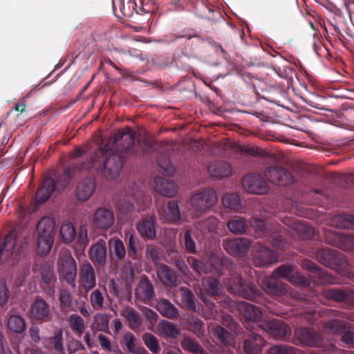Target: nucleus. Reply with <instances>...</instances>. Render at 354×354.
Returning <instances> with one entry per match:
<instances>
[{"label":"nucleus","instance_id":"f257e3e1","mask_svg":"<svg viewBox=\"0 0 354 354\" xmlns=\"http://www.w3.org/2000/svg\"><path fill=\"white\" fill-rule=\"evenodd\" d=\"M187 262L200 275L211 274L215 277H220L224 268L228 270L230 277L224 283L232 293L255 302L261 300V290L254 283H247L239 274L233 271L235 265L229 258L220 257L214 253H211L205 261L189 257Z\"/></svg>","mask_w":354,"mask_h":354},{"label":"nucleus","instance_id":"f03ea898","mask_svg":"<svg viewBox=\"0 0 354 354\" xmlns=\"http://www.w3.org/2000/svg\"><path fill=\"white\" fill-rule=\"evenodd\" d=\"M111 148L104 145L96 150L90 160L84 162L79 169L90 170L94 169L106 179L116 178L123 166L122 156L118 153L109 154Z\"/></svg>","mask_w":354,"mask_h":354},{"label":"nucleus","instance_id":"c9c22d12","mask_svg":"<svg viewBox=\"0 0 354 354\" xmlns=\"http://www.w3.org/2000/svg\"><path fill=\"white\" fill-rule=\"evenodd\" d=\"M200 292H207L211 297H214L216 301L218 298L223 296V286L217 279L214 278H208L206 281L204 290H201Z\"/></svg>","mask_w":354,"mask_h":354},{"label":"nucleus","instance_id":"6ab92c4d","mask_svg":"<svg viewBox=\"0 0 354 354\" xmlns=\"http://www.w3.org/2000/svg\"><path fill=\"white\" fill-rule=\"evenodd\" d=\"M91 261L100 267L105 266L107 261V250L106 242L103 239L98 240L93 244L88 251Z\"/></svg>","mask_w":354,"mask_h":354},{"label":"nucleus","instance_id":"a18cd8bd","mask_svg":"<svg viewBox=\"0 0 354 354\" xmlns=\"http://www.w3.org/2000/svg\"><path fill=\"white\" fill-rule=\"evenodd\" d=\"M158 329L161 335L176 338L180 334L177 326L169 321L161 320L158 325Z\"/></svg>","mask_w":354,"mask_h":354},{"label":"nucleus","instance_id":"cd10ccee","mask_svg":"<svg viewBox=\"0 0 354 354\" xmlns=\"http://www.w3.org/2000/svg\"><path fill=\"white\" fill-rule=\"evenodd\" d=\"M157 274L160 280L169 287H175L180 283L176 272L165 264L157 267Z\"/></svg>","mask_w":354,"mask_h":354},{"label":"nucleus","instance_id":"a211bd4d","mask_svg":"<svg viewBox=\"0 0 354 354\" xmlns=\"http://www.w3.org/2000/svg\"><path fill=\"white\" fill-rule=\"evenodd\" d=\"M96 279L95 269L90 263H84L80 266V279L86 292L90 291L95 287Z\"/></svg>","mask_w":354,"mask_h":354},{"label":"nucleus","instance_id":"8fccbe9b","mask_svg":"<svg viewBox=\"0 0 354 354\" xmlns=\"http://www.w3.org/2000/svg\"><path fill=\"white\" fill-rule=\"evenodd\" d=\"M223 205L234 211H239L242 207L240 196L236 193H227L222 197Z\"/></svg>","mask_w":354,"mask_h":354},{"label":"nucleus","instance_id":"680f3d73","mask_svg":"<svg viewBox=\"0 0 354 354\" xmlns=\"http://www.w3.org/2000/svg\"><path fill=\"white\" fill-rule=\"evenodd\" d=\"M111 286L113 295L118 298L121 299H129L131 297V290L127 283L124 284L122 287H120L113 280L111 281Z\"/></svg>","mask_w":354,"mask_h":354},{"label":"nucleus","instance_id":"423d86ee","mask_svg":"<svg viewBox=\"0 0 354 354\" xmlns=\"http://www.w3.org/2000/svg\"><path fill=\"white\" fill-rule=\"evenodd\" d=\"M256 230L258 236L268 237L269 241L276 248L283 247L282 238L280 234V226L278 224L267 223L264 220L255 219L250 223Z\"/></svg>","mask_w":354,"mask_h":354},{"label":"nucleus","instance_id":"412c9836","mask_svg":"<svg viewBox=\"0 0 354 354\" xmlns=\"http://www.w3.org/2000/svg\"><path fill=\"white\" fill-rule=\"evenodd\" d=\"M264 329L271 336L277 339H282L290 335V328L282 321L272 319L265 324Z\"/></svg>","mask_w":354,"mask_h":354},{"label":"nucleus","instance_id":"37998d69","mask_svg":"<svg viewBox=\"0 0 354 354\" xmlns=\"http://www.w3.org/2000/svg\"><path fill=\"white\" fill-rule=\"evenodd\" d=\"M104 295L107 296L106 290L103 286V291L100 289L94 290L89 296L91 306L94 310H102L105 308Z\"/></svg>","mask_w":354,"mask_h":354},{"label":"nucleus","instance_id":"f704fd0d","mask_svg":"<svg viewBox=\"0 0 354 354\" xmlns=\"http://www.w3.org/2000/svg\"><path fill=\"white\" fill-rule=\"evenodd\" d=\"M156 308L163 317L168 319H177L179 317L178 308L167 299H162L158 301Z\"/></svg>","mask_w":354,"mask_h":354},{"label":"nucleus","instance_id":"e2e57ef3","mask_svg":"<svg viewBox=\"0 0 354 354\" xmlns=\"http://www.w3.org/2000/svg\"><path fill=\"white\" fill-rule=\"evenodd\" d=\"M212 334L223 344H229L232 340V335L230 333L220 326H215L212 328Z\"/></svg>","mask_w":354,"mask_h":354},{"label":"nucleus","instance_id":"473e14b6","mask_svg":"<svg viewBox=\"0 0 354 354\" xmlns=\"http://www.w3.org/2000/svg\"><path fill=\"white\" fill-rule=\"evenodd\" d=\"M207 171L213 178H221L229 176L232 173V168L227 162L219 161L211 164Z\"/></svg>","mask_w":354,"mask_h":354},{"label":"nucleus","instance_id":"4c0bfd02","mask_svg":"<svg viewBox=\"0 0 354 354\" xmlns=\"http://www.w3.org/2000/svg\"><path fill=\"white\" fill-rule=\"evenodd\" d=\"M180 240L183 248L190 254L196 253L195 235L190 230H186L180 234Z\"/></svg>","mask_w":354,"mask_h":354},{"label":"nucleus","instance_id":"c03bdc74","mask_svg":"<svg viewBox=\"0 0 354 354\" xmlns=\"http://www.w3.org/2000/svg\"><path fill=\"white\" fill-rule=\"evenodd\" d=\"M292 227L302 239H310L315 234V230L310 225L301 221L293 222Z\"/></svg>","mask_w":354,"mask_h":354},{"label":"nucleus","instance_id":"79ce46f5","mask_svg":"<svg viewBox=\"0 0 354 354\" xmlns=\"http://www.w3.org/2000/svg\"><path fill=\"white\" fill-rule=\"evenodd\" d=\"M8 328L17 334L22 333L26 328V321L24 317L17 315H11L7 320Z\"/></svg>","mask_w":354,"mask_h":354},{"label":"nucleus","instance_id":"4d7b16f0","mask_svg":"<svg viewBox=\"0 0 354 354\" xmlns=\"http://www.w3.org/2000/svg\"><path fill=\"white\" fill-rule=\"evenodd\" d=\"M60 235L65 243H71L77 235L75 227L70 222L64 223L60 227Z\"/></svg>","mask_w":354,"mask_h":354},{"label":"nucleus","instance_id":"c756f323","mask_svg":"<svg viewBox=\"0 0 354 354\" xmlns=\"http://www.w3.org/2000/svg\"><path fill=\"white\" fill-rule=\"evenodd\" d=\"M55 189V180L50 177H46L38 188L35 194V201L38 204L46 201Z\"/></svg>","mask_w":354,"mask_h":354},{"label":"nucleus","instance_id":"a878e982","mask_svg":"<svg viewBox=\"0 0 354 354\" xmlns=\"http://www.w3.org/2000/svg\"><path fill=\"white\" fill-rule=\"evenodd\" d=\"M266 342L263 338L256 333H251L243 342V350L246 354H261Z\"/></svg>","mask_w":354,"mask_h":354},{"label":"nucleus","instance_id":"09e8293b","mask_svg":"<svg viewBox=\"0 0 354 354\" xmlns=\"http://www.w3.org/2000/svg\"><path fill=\"white\" fill-rule=\"evenodd\" d=\"M218 220L215 216H209L196 223V227L202 233L214 232L217 228Z\"/></svg>","mask_w":354,"mask_h":354},{"label":"nucleus","instance_id":"13d9d810","mask_svg":"<svg viewBox=\"0 0 354 354\" xmlns=\"http://www.w3.org/2000/svg\"><path fill=\"white\" fill-rule=\"evenodd\" d=\"M279 59L283 64L279 65L273 63L272 68L280 77L285 79L288 78L292 74L293 68L291 65L288 64V60L282 58L281 56Z\"/></svg>","mask_w":354,"mask_h":354},{"label":"nucleus","instance_id":"a19ab883","mask_svg":"<svg viewBox=\"0 0 354 354\" xmlns=\"http://www.w3.org/2000/svg\"><path fill=\"white\" fill-rule=\"evenodd\" d=\"M227 229L233 234H241L246 232L248 224L245 218L235 216L226 223Z\"/></svg>","mask_w":354,"mask_h":354},{"label":"nucleus","instance_id":"f8f14e48","mask_svg":"<svg viewBox=\"0 0 354 354\" xmlns=\"http://www.w3.org/2000/svg\"><path fill=\"white\" fill-rule=\"evenodd\" d=\"M135 142V133L129 127L115 133L113 148L119 153L129 149Z\"/></svg>","mask_w":354,"mask_h":354},{"label":"nucleus","instance_id":"bf43d9fd","mask_svg":"<svg viewBox=\"0 0 354 354\" xmlns=\"http://www.w3.org/2000/svg\"><path fill=\"white\" fill-rule=\"evenodd\" d=\"M142 339L145 346L153 354H157L160 351L158 339L149 333H145L142 336Z\"/></svg>","mask_w":354,"mask_h":354},{"label":"nucleus","instance_id":"9b49d317","mask_svg":"<svg viewBox=\"0 0 354 354\" xmlns=\"http://www.w3.org/2000/svg\"><path fill=\"white\" fill-rule=\"evenodd\" d=\"M59 272L62 279L69 286H75L77 277V265L71 255H64L60 259Z\"/></svg>","mask_w":354,"mask_h":354},{"label":"nucleus","instance_id":"e433bc0d","mask_svg":"<svg viewBox=\"0 0 354 354\" xmlns=\"http://www.w3.org/2000/svg\"><path fill=\"white\" fill-rule=\"evenodd\" d=\"M122 343L126 346L127 350L131 353L149 354L144 347L138 346L136 337L129 332L123 335Z\"/></svg>","mask_w":354,"mask_h":354},{"label":"nucleus","instance_id":"dca6fc26","mask_svg":"<svg viewBox=\"0 0 354 354\" xmlns=\"http://www.w3.org/2000/svg\"><path fill=\"white\" fill-rule=\"evenodd\" d=\"M324 296L337 302L354 304V290L345 288H330L324 290Z\"/></svg>","mask_w":354,"mask_h":354},{"label":"nucleus","instance_id":"aec40b11","mask_svg":"<svg viewBox=\"0 0 354 354\" xmlns=\"http://www.w3.org/2000/svg\"><path fill=\"white\" fill-rule=\"evenodd\" d=\"M114 220V215L111 210L100 207L94 213L93 223L96 228L107 230L113 224Z\"/></svg>","mask_w":354,"mask_h":354},{"label":"nucleus","instance_id":"6e6d98bb","mask_svg":"<svg viewBox=\"0 0 354 354\" xmlns=\"http://www.w3.org/2000/svg\"><path fill=\"white\" fill-rule=\"evenodd\" d=\"M333 221L338 228L354 230V216L352 214H337L334 216Z\"/></svg>","mask_w":354,"mask_h":354},{"label":"nucleus","instance_id":"72a5a7b5","mask_svg":"<svg viewBox=\"0 0 354 354\" xmlns=\"http://www.w3.org/2000/svg\"><path fill=\"white\" fill-rule=\"evenodd\" d=\"M125 241L127 245L129 258L139 261L141 257V252L139 248L140 241L138 238L133 233H128L126 235Z\"/></svg>","mask_w":354,"mask_h":354},{"label":"nucleus","instance_id":"0e129e2a","mask_svg":"<svg viewBox=\"0 0 354 354\" xmlns=\"http://www.w3.org/2000/svg\"><path fill=\"white\" fill-rule=\"evenodd\" d=\"M158 166L162 173L167 176H172L175 172L174 167L171 164L169 159L166 156H159L157 159Z\"/></svg>","mask_w":354,"mask_h":354},{"label":"nucleus","instance_id":"7ed1b4c3","mask_svg":"<svg viewBox=\"0 0 354 354\" xmlns=\"http://www.w3.org/2000/svg\"><path fill=\"white\" fill-rule=\"evenodd\" d=\"M28 236L22 240L18 239L14 231L6 234L0 240V264L10 260L18 261L21 257L24 256L28 249Z\"/></svg>","mask_w":354,"mask_h":354},{"label":"nucleus","instance_id":"f3484780","mask_svg":"<svg viewBox=\"0 0 354 354\" xmlns=\"http://www.w3.org/2000/svg\"><path fill=\"white\" fill-rule=\"evenodd\" d=\"M30 315L32 319L42 322H48L51 319L49 305L40 297H36L31 305Z\"/></svg>","mask_w":354,"mask_h":354},{"label":"nucleus","instance_id":"0eeeda50","mask_svg":"<svg viewBox=\"0 0 354 354\" xmlns=\"http://www.w3.org/2000/svg\"><path fill=\"white\" fill-rule=\"evenodd\" d=\"M324 326L332 333L340 334L342 341L349 348H354V330L351 329V324L344 320L332 319L324 322Z\"/></svg>","mask_w":354,"mask_h":354},{"label":"nucleus","instance_id":"052dcab7","mask_svg":"<svg viewBox=\"0 0 354 354\" xmlns=\"http://www.w3.org/2000/svg\"><path fill=\"white\" fill-rule=\"evenodd\" d=\"M68 324L71 328L80 333L82 334L84 333L85 330V324L84 320L77 314H72L69 315L67 319Z\"/></svg>","mask_w":354,"mask_h":354},{"label":"nucleus","instance_id":"7c9ffc66","mask_svg":"<svg viewBox=\"0 0 354 354\" xmlns=\"http://www.w3.org/2000/svg\"><path fill=\"white\" fill-rule=\"evenodd\" d=\"M44 348L53 354H64L63 332L57 329L53 332V335L44 344Z\"/></svg>","mask_w":354,"mask_h":354},{"label":"nucleus","instance_id":"9d476101","mask_svg":"<svg viewBox=\"0 0 354 354\" xmlns=\"http://www.w3.org/2000/svg\"><path fill=\"white\" fill-rule=\"evenodd\" d=\"M242 185L246 192L254 194H264L269 189L266 180L259 174L245 175L242 179Z\"/></svg>","mask_w":354,"mask_h":354},{"label":"nucleus","instance_id":"58836bf2","mask_svg":"<svg viewBox=\"0 0 354 354\" xmlns=\"http://www.w3.org/2000/svg\"><path fill=\"white\" fill-rule=\"evenodd\" d=\"M55 221L50 217L41 218L37 225V232L39 235L49 236L54 237Z\"/></svg>","mask_w":354,"mask_h":354},{"label":"nucleus","instance_id":"2f4dec72","mask_svg":"<svg viewBox=\"0 0 354 354\" xmlns=\"http://www.w3.org/2000/svg\"><path fill=\"white\" fill-rule=\"evenodd\" d=\"M239 309L247 322H257L262 317L261 310L253 304L243 302L239 304Z\"/></svg>","mask_w":354,"mask_h":354},{"label":"nucleus","instance_id":"bb28decb","mask_svg":"<svg viewBox=\"0 0 354 354\" xmlns=\"http://www.w3.org/2000/svg\"><path fill=\"white\" fill-rule=\"evenodd\" d=\"M136 297L145 303H148L155 296L152 283L147 277L141 278L136 289Z\"/></svg>","mask_w":354,"mask_h":354},{"label":"nucleus","instance_id":"49530a36","mask_svg":"<svg viewBox=\"0 0 354 354\" xmlns=\"http://www.w3.org/2000/svg\"><path fill=\"white\" fill-rule=\"evenodd\" d=\"M40 276L42 282L48 286H54L57 281L51 263H44L40 268Z\"/></svg>","mask_w":354,"mask_h":354},{"label":"nucleus","instance_id":"5701e85b","mask_svg":"<svg viewBox=\"0 0 354 354\" xmlns=\"http://www.w3.org/2000/svg\"><path fill=\"white\" fill-rule=\"evenodd\" d=\"M156 217L153 215L144 217L136 226L140 235L149 240H153L156 237Z\"/></svg>","mask_w":354,"mask_h":354},{"label":"nucleus","instance_id":"3c124183","mask_svg":"<svg viewBox=\"0 0 354 354\" xmlns=\"http://www.w3.org/2000/svg\"><path fill=\"white\" fill-rule=\"evenodd\" d=\"M53 242L54 237L38 234L37 243V253L40 255L48 254L51 250Z\"/></svg>","mask_w":354,"mask_h":354},{"label":"nucleus","instance_id":"b1692460","mask_svg":"<svg viewBox=\"0 0 354 354\" xmlns=\"http://www.w3.org/2000/svg\"><path fill=\"white\" fill-rule=\"evenodd\" d=\"M59 304L61 312L68 314L71 311H77V300L67 289H61L59 295Z\"/></svg>","mask_w":354,"mask_h":354},{"label":"nucleus","instance_id":"774afa93","mask_svg":"<svg viewBox=\"0 0 354 354\" xmlns=\"http://www.w3.org/2000/svg\"><path fill=\"white\" fill-rule=\"evenodd\" d=\"M339 248L346 251H354V233H343Z\"/></svg>","mask_w":354,"mask_h":354},{"label":"nucleus","instance_id":"5fc2aeb1","mask_svg":"<svg viewBox=\"0 0 354 354\" xmlns=\"http://www.w3.org/2000/svg\"><path fill=\"white\" fill-rule=\"evenodd\" d=\"M75 167H68L65 168L64 172L57 176L55 183V187L57 189L63 190L69 184L71 178L73 177Z\"/></svg>","mask_w":354,"mask_h":354},{"label":"nucleus","instance_id":"603ef678","mask_svg":"<svg viewBox=\"0 0 354 354\" xmlns=\"http://www.w3.org/2000/svg\"><path fill=\"white\" fill-rule=\"evenodd\" d=\"M110 252H113L118 261L124 259L127 251L124 243L119 239L113 238L109 241Z\"/></svg>","mask_w":354,"mask_h":354},{"label":"nucleus","instance_id":"4468645a","mask_svg":"<svg viewBox=\"0 0 354 354\" xmlns=\"http://www.w3.org/2000/svg\"><path fill=\"white\" fill-rule=\"evenodd\" d=\"M265 176L272 183L279 185L286 186L294 182L292 174L281 167L268 168L265 172Z\"/></svg>","mask_w":354,"mask_h":354},{"label":"nucleus","instance_id":"69168bd1","mask_svg":"<svg viewBox=\"0 0 354 354\" xmlns=\"http://www.w3.org/2000/svg\"><path fill=\"white\" fill-rule=\"evenodd\" d=\"M343 233L333 231L326 230L324 232V238L326 242L331 245L339 248Z\"/></svg>","mask_w":354,"mask_h":354},{"label":"nucleus","instance_id":"2eb2a0df","mask_svg":"<svg viewBox=\"0 0 354 354\" xmlns=\"http://www.w3.org/2000/svg\"><path fill=\"white\" fill-rule=\"evenodd\" d=\"M250 241L245 238L229 239L224 241V249L231 255L245 257L250 248Z\"/></svg>","mask_w":354,"mask_h":354},{"label":"nucleus","instance_id":"4be33fe9","mask_svg":"<svg viewBox=\"0 0 354 354\" xmlns=\"http://www.w3.org/2000/svg\"><path fill=\"white\" fill-rule=\"evenodd\" d=\"M158 214L162 222L176 223L181 218L178 205L175 201H170L166 206L160 208Z\"/></svg>","mask_w":354,"mask_h":354},{"label":"nucleus","instance_id":"de8ad7c7","mask_svg":"<svg viewBox=\"0 0 354 354\" xmlns=\"http://www.w3.org/2000/svg\"><path fill=\"white\" fill-rule=\"evenodd\" d=\"M121 315L126 319L128 326L131 330H136L142 326V319L136 310L131 308L127 309Z\"/></svg>","mask_w":354,"mask_h":354},{"label":"nucleus","instance_id":"393cba45","mask_svg":"<svg viewBox=\"0 0 354 354\" xmlns=\"http://www.w3.org/2000/svg\"><path fill=\"white\" fill-rule=\"evenodd\" d=\"M156 190L161 195L166 197H173L177 192L176 183L169 179L161 176H156L153 179Z\"/></svg>","mask_w":354,"mask_h":354},{"label":"nucleus","instance_id":"864d4df0","mask_svg":"<svg viewBox=\"0 0 354 354\" xmlns=\"http://www.w3.org/2000/svg\"><path fill=\"white\" fill-rule=\"evenodd\" d=\"M109 317L107 314L97 313L93 317V330L104 333L109 332Z\"/></svg>","mask_w":354,"mask_h":354},{"label":"nucleus","instance_id":"c85d7f7f","mask_svg":"<svg viewBox=\"0 0 354 354\" xmlns=\"http://www.w3.org/2000/svg\"><path fill=\"white\" fill-rule=\"evenodd\" d=\"M95 180L92 178H86L77 185L76 189V197L82 202L88 200L95 191Z\"/></svg>","mask_w":354,"mask_h":354},{"label":"nucleus","instance_id":"39448f33","mask_svg":"<svg viewBox=\"0 0 354 354\" xmlns=\"http://www.w3.org/2000/svg\"><path fill=\"white\" fill-rule=\"evenodd\" d=\"M216 202V193L213 189L207 188L194 194L189 199L191 205L189 212L192 216L194 218L202 216L203 214L212 209Z\"/></svg>","mask_w":354,"mask_h":354},{"label":"nucleus","instance_id":"6e6552de","mask_svg":"<svg viewBox=\"0 0 354 354\" xmlns=\"http://www.w3.org/2000/svg\"><path fill=\"white\" fill-rule=\"evenodd\" d=\"M316 259L322 264L335 268L337 266H342L345 263L346 267L347 260L340 252L333 249H322L316 252Z\"/></svg>","mask_w":354,"mask_h":354},{"label":"nucleus","instance_id":"1a4fd4ad","mask_svg":"<svg viewBox=\"0 0 354 354\" xmlns=\"http://www.w3.org/2000/svg\"><path fill=\"white\" fill-rule=\"evenodd\" d=\"M304 269L309 272L310 282L315 284H326L333 283V278L326 270L320 268L312 261L305 259L301 262Z\"/></svg>","mask_w":354,"mask_h":354},{"label":"nucleus","instance_id":"338daca9","mask_svg":"<svg viewBox=\"0 0 354 354\" xmlns=\"http://www.w3.org/2000/svg\"><path fill=\"white\" fill-rule=\"evenodd\" d=\"M189 327L197 336L204 335V323L198 317H191L189 319Z\"/></svg>","mask_w":354,"mask_h":354},{"label":"nucleus","instance_id":"20e7f679","mask_svg":"<svg viewBox=\"0 0 354 354\" xmlns=\"http://www.w3.org/2000/svg\"><path fill=\"white\" fill-rule=\"evenodd\" d=\"M293 270V266L286 264L274 269L270 277L262 280V288L265 292L274 297H279L282 300L284 299V296L288 293V286L278 279L283 278L288 280Z\"/></svg>","mask_w":354,"mask_h":354},{"label":"nucleus","instance_id":"ea45409f","mask_svg":"<svg viewBox=\"0 0 354 354\" xmlns=\"http://www.w3.org/2000/svg\"><path fill=\"white\" fill-rule=\"evenodd\" d=\"M181 301L187 309L196 313H198L201 310V305L200 303L196 302V298L190 290L187 288L182 289Z\"/></svg>","mask_w":354,"mask_h":354},{"label":"nucleus","instance_id":"ddd939ff","mask_svg":"<svg viewBox=\"0 0 354 354\" xmlns=\"http://www.w3.org/2000/svg\"><path fill=\"white\" fill-rule=\"evenodd\" d=\"M278 253L263 245L258 244L253 254V260L256 266H269L278 260Z\"/></svg>","mask_w":354,"mask_h":354}]
</instances>
